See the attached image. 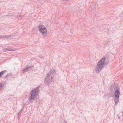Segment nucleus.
Here are the masks:
<instances>
[{"instance_id": "obj_14", "label": "nucleus", "mask_w": 123, "mask_h": 123, "mask_svg": "<svg viewBox=\"0 0 123 123\" xmlns=\"http://www.w3.org/2000/svg\"><path fill=\"white\" fill-rule=\"evenodd\" d=\"M7 75H6V76H5V79H6L7 78Z\"/></svg>"}, {"instance_id": "obj_9", "label": "nucleus", "mask_w": 123, "mask_h": 123, "mask_svg": "<svg viewBox=\"0 0 123 123\" xmlns=\"http://www.w3.org/2000/svg\"><path fill=\"white\" fill-rule=\"evenodd\" d=\"M6 72V70H4L0 72V78L1 77H2V75L4 74Z\"/></svg>"}, {"instance_id": "obj_1", "label": "nucleus", "mask_w": 123, "mask_h": 123, "mask_svg": "<svg viewBox=\"0 0 123 123\" xmlns=\"http://www.w3.org/2000/svg\"><path fill=\"white\" fill-rule=\"evenodd\" d=\"M105 58L103 57L98 62L96 68V72H99L103 66H105L108 64V63L106 64L105 62Z\"/></svg>"}, {"instance_id": "obj_12", "label": "nucleus", "mask_w": 123, "mask_h": 123, "mask_svg": "<svg viewBox=\"0 0 123 123\" xmlns=\"http://www.w3.org/2000/svg\"><path fill=\"white\" fill-rule=\"evenodd\" d=\"M3 84H2L0 82V87H3Z\"/></svg>"}, {"instance_id": "obj_3", "label": "nucleus", "mask_w": 123, "mask_h": 123, "mask_svg": "<svg viewBox=\"0 0 123 123\" xmlns=\"http://www.w3.org/2000/svg\"><path fill=\"white\" fill-rule=\"evenodd\" d=\"M53 71L51 70L46 75L47 77L44 80V83L46 85L50 86L52 84V78L51 74L53 73Z\"/></svg>"}, {"instance_id": "obj_10", "label": "nucleus", "mask_w": 123, "mask_h": 123, "mask_svg": "<svg viewBox=\"0 0 123 123\" xmlns=\"http://www.w3.org/2000/svg\"><path fill=\"white\" fill-rule=\"evenodd\" d=\"M24 109V107L23 106H22V108L20 109V111H19V112H18V116H19L21 115V113L22 112V111H23V109Z\"/></svg>"}, {"instance_id": "obj_5", "label": "nucleus", "mask_w": 123, "mask_h": 123, "mask_svg": "<svg viewBox=\"0 0 123 123\" xmlns=\"http://www.w3.org/2000/svg\"><path fill=\"white\" fill-rule=\"evenodd\" d=\"M120 94V93L119 91L118 90H117L114 94L115 97L119 98Z\"/></svg>"}, {"instance_id": "obj_16", "label": "nucleus", "mask_w": 123, "mask_h": 123, "mask_svg": "<svg viewBox=\"0 0 123 123\" xmlns=\"http://www.w3.org/2000/svg\"><path fill=\"white\" fill-rule=\"evenodd\" d=\"M40 123H43V122H41ZM45 123H47L45 122Z\"/></svg>"}, {"instance_id": "obj_7", "label": "nucleus", "mask_w": 123, "mask_h": 123, "mask_svg": "<svg viewBox=\"0 0 123 123\" xmlns=\"http://www.w3.org/2000/svg\"><path fill=\"white\" fill-rule=\"evenodd\" d=\"M11 37V36L10 35H5L3 36H0V39L2 38H7Z\"/></svg>"}, {"instance_id": "obj_8", "label": "nucleus", "mask_w": 123, "mask_h": 123, "mask_svg": "<svg viewBox=\"0 0 123 123\" xmlns=\"http://www.w3.org/2000/svg\"><path fill=\"white\" fill-rule=\"evenodd\" d=\"M119 98H117L115 97V102L116 105H117V102L119 101Z\"/></svg>"}, {"instance_id": "obj_11", "label": "nucleus", "mask_w": 123, "mask_h": 123, "mask_svg": "<svg viewBox=\"0 0 123 123\" xmlns=\"http://www.w3.org/2000/svg\"><path fill=\"white\" fill-rule=\"evenodd\" d=\"M6 49V51L8 50L9 51H10L13 50L12 49H11V48H7L6 49Z\"/></svg>"}, {"instance_id": "obj_6", "label": "nucleus", "mask_w": 123, "mask_h": 123, "mask_svg": "<svg viewBox=\"0 0 123 123\" xmlns=\"http://www.w3.org/2000/svg\"><path fill=\"white\" fill-rule=\"evenodd\" d=\"M33 68V67L32 66H30L29 68L27 67L26 68L24 69L22 71L23 72V73H24L25 72H27L29 69H31L32 68Z\"/></svg>"}, {"instance_id": "obj_4", "label": "nucleus", "mask_w": 123, "mask_h": 123, "mask_svg": "<svg viewBox=\"0 0 123 123\" xmlns=\"http://www.w3.org/2000/svg\"><path fill=\"white\" fill-rule=\"evenodd\" d=\"M38 28L43 36L45 37L47 35V30L44 26L42 25H40L38 26Z\"/></svg>"}, {"instance_id": "obj_15", "label": "nucleus", "mask_w": 123, "mask_h": 123, "mask_svg": "<svg viewBox=\"0 0 123 123\" xmlns=\"http://www.w3.org/2000/svg\"><path fill=\"white\" fill-rule=\"evenodd\" d=\"M37 99H36V102H35V103H37Z\"/></svg>"}, {"instance_id": "obj_17", "label": "nucleus", "mask_w": 123, "mask_h": 123, "mask_svg": "<svg viewBox=\"0 0 123 123\" xmlns=\"http://www.w3.org/2000/svg\"><path fill=\"white\" fill-rule=\"evenodd\" d=\"M65 122V123H67V122L66 121Z\"/></svg>"}, {"instance_id": "obj_2", "label": "nucleus", "mask_w": 123, "mask_h": 123, "mask_svg": "<svg viewBox=\"0 0 123 123\" xmlns=\"http://www.w3.org/2000/svg\"><path fill=\"white\" fill-rule=\"evenodd\" d=\"M38 87L33 89L30 92L31 95L28 97V100L31 102L34 100V98L38 94V92L39 91Z\"/></svg>"}, {"instance_id": "obj_13", "label": "nucleus", "mask_w": 123, "mask_h": 123, "mask_svg": "<svg viewBox=\"0 0 123 123\" xmlns=\"http://www.w3.org/2000/svg\"><path fill=\"white\" fill-rule=\"evenodd\" d=\"M108 95L109 96V97H111L112 96L110 94H109Z\"/></svg>"}]
</instances>
